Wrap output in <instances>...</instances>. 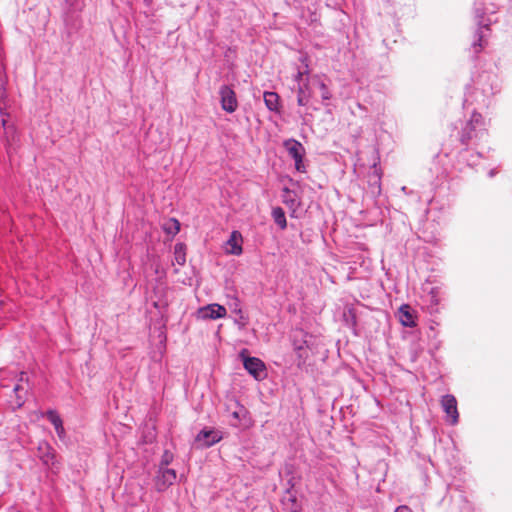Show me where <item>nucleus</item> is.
Listing matches in <instances>:
<instances>
[{"instance_id":"f257e3e1","label":"nucleus","mask_w":512,"mask_h":512,"mask_svg":"<svg viewBox=\"0 0 512 512\" xmlns=\"http://www.w3.org/2000/svg\"><path fill=\"white\" fill-rule=\"evenodd\" d=\"M488 132L481 114L474 112L462 129L460 142L466 146L482 147L487 142Z\"/></svg>"},{"instance_id":"f03ea898","label":"nucleus","mask_w":512,"mask_h":512,"mask_svg":"<svg viewBox=\"0 0 512 512\" xmlns=\"http://www.w3.org/2000/svg\"><path fill=\"white\" fill-rule=\"evenodd\" d=\"M497 9L498 4L495 0H476L474 11L479 31L477 32L478 40L473 43L475 53H478L482 48L483 29L488 30L489 25L492 23L489 15L495 14Z\"/></svg>"},{"instance_id":"7ed1b4c3","label":"nucleus","mask_w":512,"mask_h":512,"mask_svg":"<svg viewBox=\"0 0 512 512\" xmlns=\"http://www.w3.org/2000/svg\"><path fill=\"white\" fill-rule=\"evenodd\" d=\"M247 351L243 350L240 353V357L243 361V366L247 370V372L252 375L257 381H261L266 378V366L264 362L257 357L247 356L245 353Z\"/></svg>"},{"instance_id":"20e7f679","label":"nucleus","mask_w":512,"mask_h":512,"mask_svg":"<svg viewBox=\"0 0 512 512\" xmlns=\"http://www.w3.org/2000/svg\"><path fill=\"white\" fill-rule=\"evenodd\" d=\"M283 145L288 154L293 158L295 162V169L298 172L304 173L306 171V167L303 161L306 153L304 146L295 139H287L284 141Z\"/></svg>"},{"instance_id":"39448f33","label":"nucleus","mask_w":512,"mask_h":512,"mask_svg":"<svg viewBox=\"0 0 512 512\" xmlns=\"http://www.w3.org/2000/svg\"><path fill=\"white\" fill-rule=\"evenodd\" d=\"M226 315V308L217 303L208 304L197 310V318L202 320L221 319L224 318Z\"/></svg>"},{"instance_id":"423d86ee","label":"nucleus","mask_w":512,"mask_h":512,"mask_svg":"<svg viewBox=\"0 0 512 512\" xmlns=\"http://www.w3.org/2000/svg\"><path fill=\"white\" fill-rule=\"evenodd\" d=\"M219 94L222 109L228 113H233L238 106L234 90L227 85H223L220 88Z\"/></svg>"},{"instance_id":"0eeeda50","label":"nucleus","mask_w":512,"mask_h":512,"mask_svg":"<svg viewBox=\"0 0 512 512\" xmlns=\"http://www.w3.org/2000/svg\"><path fill=\"white\" fill-rule=\"evenodd\" d=\"M441 406L449 418L450 424L456 425L459 419L456 398L451 394L444 395L441 399Z\"/></svg>"},{"instance_id":"6e6552de","label":"nucleus","mask_w":512,"mask_h":512,"mask_svg":"<svg viewBox=\"0 0 512 512\" xmlns=\"http://www.w3.org/2000/svg\"><path fill=\"white\" fill-rule=\"evenodd\" d=\"M176 480V471L165 467H160L159 474L156 477V488L158 491H164Z\"/></svg>"},{"instance_id":"1a4fd4ad","label":"nucleus","mask_w":512,"mask_h":512,"mask_svg":"<svg viewBox=\"0 0 512 512\" xmlns=\"http://www.w3.org/2000/svg\"><path fill=\"white\" fill-rule=\"evenodd\" d=\"M234 409L231 412V417L234 421L231 422L232 426L238 427L240 425H243L245 427L250 425L251 419L249 417L248 410L239 402H235Z\"/></svg>"},{"instance_id":"9d476101","label":"nucleus","mask_w":512,"mask_h":512,"mask_svg":"<svg viewBox=\"0 0 512 512\" xmlns=\"http://www.w3.org/2000/svg\"><path fill=\"white\" fill-rule=\"evenodd\" d=\"M243 238L239 231H232L229 239L225 243V250L227 254L231 255H240L243 251L242 249Z\"/></svg>"},{"instance_id":"9b49d317","label":"nucleus","mask_w":512,"mask_h":512,"mask_svg":"<svg viewBox=\"0 0 512 512\" xmlns=\"http://www.w3.org/2000/svg\"><path fill=\"white\" fill-rule=\"evenodd\" d=\"M39 457L43 464L53 467L55 464V453L53 448L45 441L38 446Z\"/></svg>"},{"instance_id":"f8f14e48","label":"nucleus","mask_w":512,"mask_h":512,"mask_svg":"<svg viewBox=\"0 0 512 512\" xmlns=\"http://www.w3.org/2000/svg\"><path fill=\"white\" fill-rule=\"evenodd\" d=\"M398 318L400 323L405 327H415L416 321L413 310L408 304H403L398 310Z\"/></svg>"},{"instance_id":"ddd939ff","label":"nucleus","mask_w":512,"mask_h":512,"mask_svg":"<svg viewBox=\"0 0 512 512\" xmlns=\"http://www.w3.org/2000/svg\"><path fill=\"white\" fill-rule=\"evenodd\" d=\"M46 418L52 423L60 440H65L66 432L63 427V422L58 413L54 410H49L45 414Z\"/></svg>"},{"instance_id":"4468645a","label":"nucleus","mask_w":512,"mask_h":512,"mask_svg":"<svg viewBox=\"0 0 512 512\" xmlns=\"http://www.w3.org/2000/svg\"><path fill=\"white\" fill-rule=\"evenodd\" d=\"M263 98L268 110L276 113L280 112V97L276 92L266 91L264 92Z\"/></svg>"},{"instance_id":"2eb2a0df","label":"nucleus","mask_w":512,"mask_h":512,"mask_svg":"<svg viewBox=\"0 0 512 512\" xmlns=\"http://www.w3.org/2000/svg\"><path fill=\"white\" fill-rule=\"evenodd\" d=\"M304 336L305 335L302 331L294 335L293 346L299 358L306 357L305 349L308 347V345L307 340L304 339Z\"/></svg>"},{"instance_id":"dca6fc26","label":"nucleus","mask_w":512,"mask_h":512,"mask_svg":"<svg viewBox=\"0 0 512 512\" xmlns=\"http://www.w3.org/2000/svg\"><path fill=\"white\" fill-rule=\"evenodd\" d=\"M311 98V91L309 88V83L304 82L302 84H299L298 87V95H297V103L300 106H306Z\"/></svg>"},{"instance_id":"f3484780","label":"nucleus","mask_w":512,"mask_h":512,"mask_svg":"<svg viewBox=\"0 0 512 512\" xmlns=\"http://www.w3.org/2000/svg\"><path fill=\"white\" fill-rule=\"evenodd\" d=\"M66 17L65 22L68 23L70 18H73V13L81 10L82 2L80 0H64Z\"/></svg>"},{"instance_id":"a211bd4d","label":"nucleus","mask_w":512,"mask_h":512,"mask_svg":"<svg viewBox=\"0 0 512 512\" xmlns=\"http://www.w3.org/2000/svg\"><path fill=\"white\" fill-rule=\"evenodd\" d=\"M4 135L7 142L8 153L13 149V145L16 141V133L12 125H6V121L3 120Z\"/></svg>"},{"instance_id":"6ab92c4d","label":"nucleus","mask_w":512,"mask_h":512,"mask_svg":"<svg viewBox=\"0 0 512 512\" xmlns=\"http://www.w3.org/2000/svg\"><path fill=\"white\" fill-rule=\"evenodd\" d=\"M272 217L275 223L281 228L285 229L287 226L285 212L281 207H275L272 210Z\"/></svg>"},{"instance_id":"aec40b11","label":"nucleus","mask_w":512,"mask_h":512,"mask_svg":"<svg viewBox=\"0 0 512 512\" xmlns=\"http://www.w3.org/2000/svg\"><path fill=\"white\" fill-rule=\"evenodd\" d=\"M313 82H316L320 91H321V98L322 100L326 101V100H329L331 99L332 97V94L330 93L328 87L326 86V84L320 80L319 77H313Z\"/></svg>"},{"instance_id":"412c9836","label":"nucleus","mask_w":512,"mask_h":512,"mask_svg":"<svg viewBox=\"0 0 512 512\" xmlns=\"http://www.w3.org/2000/svg\"><path fill=\"white\" fill-rule=\"evenodd\" d=\"M174 256L175 260L179 265H184L186 262V256L184 252V245L183 244H176L174 247Z\"/></svg>"},{"instance_id":"4be33fe9","label":"nucleus","mask_w":512,"mask_h":512,"mask_svg":"<svg viewBox=\"0 0 512 512\" xmlns=\"http://www.w3.org/2000/svg\"><path fill=\"white\" fill-rule=\"evenodd\" d=\"M165 230L169 234H177L180 230V223L176 219H171L168 224L165 226Z\"/></svg>"},{"instance_id":"5701e85b","label":"nucleus","mask_w":512,"mask_h":512,"mask_svg":"<svg viewBox=\"0 0 512 512\" xmlns=\"http://www.w3.org/2000/svg\"><path fill=\"white\" fill-rule=\"evenodd\" d=\"M202 435L204 438L207 439L206 444L208 446L213 445L214 443L219 441V438L211 431H209V432L204 431V432H202Z\"/></svg>"},{"instance_id":"b1692460","label":"nucleus","mask_w":512,"mask_h":512,"mask_svg":"<svg viewBox=\"0 0 512 512\" xmlns=\"http://www.w3.org/2000/svg\"><path fill=\"white\" fill-rule=\"evenodd\" d=\"M301 61L305 64L306 70L305 71H298L295 75V81L301 82L303 75L308 74V64L306 63V58H302Z\"/></svg>"},{"instance_id":"393cba45","label":"nucleus","mask_w":512,"mask_h":512,"mask_svg":"<svg viewBox=\"0 0 512 512\" xmlns=\"http://www.w3.org/2000/svg\"><path fill=\"white\" fill-rule=\"evenodd\" d=\"M171 460H172V454H170L169 452L165 451V453L163 454V457H162L161 467L167 468L166 466L169 465Z\"/></svg>"},{"instance_id":"a878e982","label":"nucleus","mask_w":512,"mask_h":512,"mask_svg":"<svg viewBox=\"0 0 512 512\" xmlns=\"http://www.w3.org/2000/svg\"><path fill=\"white\" fill-rule=\"evenodd\" d=\"M460 157H461V159L467 161V164L469 166H474L476 164L475 160L468 159V150H465V151L461 152L460 153Z\"/></svg>"},{"instance_id":"bb28decb","label":"nucleus","mask_w":512,"mask_h":512,"mask_svg":"<svg viewBox=\"0 0 512 512\" xmlns=\"http://www.w3.org/2000/svg\"><path fill=\"white\" fill-rule=\"evenodd\" d=\"M395 512H412L411 509L407 506H399L396 508Z\"/></svg>"},{"instance_id":"cd10ccee","label":"nucleus","mask_w":512,"mask_h":512,"mask_svg":"<svg viewBox=\"0 0 512 512\" xmlns=\"http://www.w3.org/2000/svg\"><path fill=\"white\" fill-rule=\"evenodd\" d=\"M482 92L487 95L488 93L490 94H494V90H493V87L490 88V91H488L487 89L485 88H482Z\"/></svg>"},{"instance_id":"c85d7f7f","label":"nucleus","mask_w":512,"mask_h":512,"mask_svg":"<svg viewBox=\"0 0 512 512\" xmlns=\"http://www.w3.org/2000/svg\"><path fill=\"white\" fill-rule=\"evenodd\" d=\"M481 156H482V152H481V151H477V152H476V158L478 159V158H480Z\"/></svg>"},{"instance_id":"c756f323","label":"nucleus","mask_w":512,"mask_h":512,"mask_svg":"<svg viewBox=\"0 0 512 512\" xmlns=\"http://www.w3.org/2000/svg\"><path fill=\"white\" fill-rule=\"evenodd\" d=\"M495 173H496V172H495V170H491V171L489 172V176H490V177H492V176H494V175H495Z\"/></svg>"},{"instance_id":"7c9ffc66","label":"nucleus","mask_w":512,"mask_h":512,"mask_svg":"<svg viewBox=\"0 0 512 512\" xmlns=\"http://www.w3.org/2000/svg\"><path fill=\"white\" fill-rule=\"evenodd\" d=\"M19 388H20V386H19V385H16V386L14 387V391H15V392H17V391L19 390Z\"/></svg>"},{"instance_id":"2f4dec72","label":"nucleus","mask_w":512,"mask_h":512,"mask_svg":"<svg viewBox=\"0 0 512 512\" xmlns=\"http://www.w3.org/2000/svg\"><path fill=\"white\" fill-rule=\"evenodd\" d=\"M468 102H469V98H468V97H466V98L464 99V105H465V104H467Z\"/></svg>"},{"instance_id":"473e14b6","label":"nucleus","mask_w":512,"mask_h":512,"mask_svg":"<svg viewBox=\"0 0 512 512\" xmlns=\"http://www.w3.org/2000/svg\"><path fill=\"white\" fill-rule=\"evenodd\" d=\"M481 78L490 79V76L489 75H484V76H481Z\"/></svg>"},{"instance_id":"72a5a7b5","label":"nucleus","mask_w":512,"mask_h":512,"mask_svg":"<svg viewBox=\"0 0 512 512\" xmlns=\"http://www.w3.org/2000/svg\"><path fill=\"white\" fill-rule=\"evenodd\" d=\"M25 375V373H21V379L20 380H23V376Z\"/></svg>"},{"instance_id":"f704fd0d","label":"nucleus","mask_w":512,"mask_h":512,"mask_svg":"<svg viewBox=\"0 0 512 512\" xmlns=\"http://www.w3.org/2000/svg\"><path fill=\"white\" fill-rule=\"evenodd\" d=\"M512 2V0H510Z\"/></svg>"}]
</instances>
